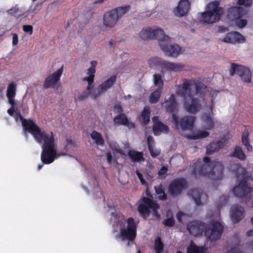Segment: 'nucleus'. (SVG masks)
<instances>
[{"label": "nucleus", "mask_w": 253, "mask_h": 253, "mask_svg": "<svg viewBox=\"0 0 253 253\" xmlns=\"http://www.w3.org/2000/svg\"><path fill=\"white\" fill-rule=\"evenodd\" d=\"M247 23L248 21L247 20L241 19L239 20V21L237 23V25L239 28H243L247 25Z\"/></svg>", "instance_id": "nucleus-56"}, {"label": "nucleus", "mask_w": 253, "mask_h": 253, "mask_svg": "<svg viewBox=\"0 0 253 253\" xmlns=\"http://www.w3.org/2000/svg\"><path fill=\"white\" fill-rule=\"evenodd\" d=\"M253 189V177L248 175L242 178L238 185L232 189V192L236 197L243 198L248 196Z\"/></svg>", "instance_id": "nucleus-6"}, {"label": "nucleus", "mask_w": 253, "mask_h": 253, "mask_svg": "<svg viewBox=\"0 0 253 253\" xmlns=\"http://www.w3.org/2000/svg\"><path fill=\"white\" fill-rule=\"evenodd\" d=\"M245 200V202L247 206L249 208L253 207V200L252 197L248 195L245 198H243Z\"/></svg>", "instance_id": "nucleus-51"}, {"label": "nucleus", "mask_w": 253, "mask_h": 253, "mask_svg": "<svg viewBox=\"0 0 253 253\" xmlns=\"http://www.w3.org/2000/svg\"><path fill=\"white\" fill-rule=\"evenodd\" d=\"M16 105L11 106V107L7 110V113L11 116H13L15 111V106Z\"/></svg>", "instance_id": "nucleus-63"}, {"label": "nucleus", "mask_w": 253, "mask_h": 253, "mask_svg": "<svg viewBox=\"0 0 253 253\" xmlns=\"http://www.w3.org/2000/svg\"><path fill=\"white\" fill-rule=\"evenodd\" d=\"M77 145H76L75 142L70 138H67L66 139V143L65 145L64 150L67 152L69 149H71L72 147H77Z\"/></svg>", "instance_id": "nucleus-47"}, {"label": "nucleus", "mask_w": 253, "mask_h": 253, "mask_svg": "<svg viewBox=\"0 0 253 253\" xmlns=\"http://www.w3.org/2000/svg\"><path fill=\"white\" fill-rule=\"evenodd\" d=\"M200 88L186 80L181 86H178L176 93L183 95V108L188 113L195 114L202 109L201 100L197 96Z\"/></svg>", "instance_id": "nucleus-1"}, {"label": "nucleus", "mask_w": 253, "mask_h": 253, "mask_svg": "<svg viewBox=\"0 0 253 253\" xmlns=\"http://www.w3.org/2000/svg\"><path fill=\"white\" fill-rule=\"evenodd\" d=\"M209 135V132L205 130L197 131L196 134L189 135L188 138L191 140H197L207 137Z\"/></svg>", "instance_id": "nucleus-42"}, {"label": "nucleus", "mask_w": 253, "mask_h": 253, "mask_svg": "<svg viewBox=\"0 0 253 253\" xmlns=\"http://www.w3.org/2000/svg\"><path fill=\"white\" fill-rule=\"evenodd\" d=\"M115 222L120 229V237L122 241H133L135 239L137 224L133 217H130L126 219L124 215L117 214L115 218Z\"/></svg>", "instance_id": "nucleus-4"}, {"label": "nucleus", "mask_w": 253, "mask_h": 253, "mask_svg": "<svg viewBox=\"0 0 253 253\" xmlns=\"http://www.w3.org/2000/svg\"><path fill=\"white\" fill-rule=\"evenodd\" d=\"M154 207L156 209L158 208L157 203L147 197H144L141 199V203L138 207V211L141 216L146 219L149 216L150 209Z\"/></svg>", "instance_id": "nucleus-11"}, {"label": "nucleus", "mask_w": 253, "mask_h": 253, "mask_svg": "<svg viewBox=\"0 0 253 253\" xmlns=\"http://www.w3.org/2000/svg\"><path fill=\"white\" fill-rule=\"evenodd\" d=\"M116 79L117 76L116 75H113L105 82L99 85L97 89L94 90L92 93V95L93 98H96L109 89L116 82Z\"/></svg>", "instance_id": "nucleus-18"}, {"label": "nucleus", "mask_w": 253, "mask_h": 253, "mask_svg": "<svg viewBox=\"0 0 253 253\" xmlns=\"http://www.w3.org/2000/svg\"><path fill=\"white\" fill-rule=\"evenodd\" d=\"M170 215H171L170 218L165 219L163 222V224L168 227H171L174 225V218L172 216V212L170 210H168L167 211V216L169 217Z\"/></svg>", "instance_id": "nucleus-44"}, {"label": "nucleus", "mask_w": 253, "mask_h": 253, "mask_svg": "<svg viewBox=\"0 0 253 253\" xmlns=\"http://www.w3.org/2000/svg\"><path fill=\"white\" fill-rule=\"evenodd\" d=\"M223 232V226L217 221H211L207 225L206 235L210 241H216L220 239Z\"/></svg>", "instance_id": "nucleus-7"}, {"label": "nucleus", "mask_w": 253, "mask_h": 253, "mask_svg": "<svg viewBox=\"0 0 253 253\" xmlns=\"http://www.w3.org/2000/svg\"><path fill=\"white\" fill-rule=\"evenodd\" d=\"M35 138L38 143L42 144V149L55 147V139L52 132L49 135L41 130Z\"/></svg>", "instance_id": "nucleus-13"}, {"label": "nucleus", "mask_w": 253, "mask_h": 253, "mask_svg": "<svg viewBox=\"0 0 253 253\" xmlns=\"http://www.w3.org/2000/svg\"><path fill=\"white\" fill-rule=\"evenodd\" d=\"M169 193L171 195H174V180L171 181L168 188Z\"/></svg>", "instance_id": "nucleus-60"}, {"label": "nucleus", "mask_w": 253, "mask_h": 253, "mask_svg": "<svg viewBox=\"0 0 253 253\" xmlns=\"http://www.w3.org/2000/svg\"><path fill=\"white\" fill-rule=\"evenodd\" d=\"M148 64L151 68H160L162 70H174V63L162 60L158 57H153L148 60Z\"/></svg>", "instance_id": "nucleus-14"}, {"label": "nucleus", "mask_w": 253, "mask_h": 253, "mask_svg": "<svg viewBox=\"0 0 253 253\" xmlns=\"http://www.w3.org/2000/svg\"><path fill=\"white\" fill-rule=\"evenodd\" d=\"M153 82L155 86H157L158 88H161V89H163L164 82L160 74H158L153 75Z\"/></svg>", "instance_id": "nucleus-43"}, {"label": "nucleus", "mask_w": 253, "mask_h": 253, "mask_svg": "<svg viewBox=\"0 0 253 253\" xmlns=\"http://www.w3.org/2000/svg\"><path fill=\"white\" fill-rule=\"evenodd\" d=\"M229 143V137L226 135H223L216 141H212L208 144L206 147L207 154L211 155L216 152H218L224 146Z\"/></svg>", "instance_id": "nucleus-15"}, {"label": "nucleus", "mask_w": 253, "mask_h": 253, "mask_svg": "<svg viewBox=\"0 0 253 253\" xmlns=\"http://www.w3.org/2000/svg\"><path fill=\"white\" fill-rule=\"evenodd\" d=\"M139 37L144 40L149 39L158 40L161 49L165 54L169 56H173L174 45L171 44L170 38L165 34L162 29L153 30L150 27L143 29L139 33Z\"/></svg>", "instance_id": "nucleus-3"}, {"label": "nucleus", "mask_w": 253, "mask_h": 253, "mask_svg": "<svg viewBox=\"0 0 253 253\" xmlns=\"http://www.w3.org/2000/svg\"><path fill=\"white\" fill-rule=\"evenodd\" d=\"M63 72V65L52 74L48 75L43 82V85L44 88H54L56 85L60 86L61 75Z\"/></svg>", "instance_id": "nucleus-10"}, {"label": "nucleus", "mask_w": 253, "mask_h": 253, "mask_svg": "<svg viewBox=\"0 0 253 253\" xmlns=\"http://www.w3.org/2000/svg\"><path fill=\"white\" fill-rule=\"evenodd\" d=\"M235 74L240 77L245 83H250L252 80V73L249 68L236 63H231L230 69V75L233 76Z\"/></svg>", "instance_id": "nucleus-8"}, {"label": "nucleus", "mask_w": 253, "mask_h": 253, "mask_svg": "<svg viewBox=\"0 0 253 253\" xmlns=\"http://www.w3.org/2000/svg\"><path fill=\"white\" fill-rule=\"evenodd\" d=\"M17 84L13 82L10 83L7 87L6 96L8 99V102L11 106L16 105L15 101V97L16 96Z\"/></svg>", "instance_id": "nucleus-25"}, {"label": "nucleus", "mask_w": 253, "mask_h": 253, "mask_svg": "<svg viewBox=\"0 0 253 253\" xmlns=\"http://www.w3.org/2000/svg\"><path fill=\"white\" fill-rule=\"evenodd\" d=\"M248 12L249 10L241 6H232L228 9L227 18L229 20L233 21L235 20L239 19Z\"/></svg>", "instance_id": "nucleus-16"}, {"label": "nucleus", "mask_w": 253, "mask_h": 253, "mask_svg": "<svg viewBox=\"0 0 253 253\" xmlns=\"http://www.w3.org/2000/svg\"><path fill=\"white\" fill-rule=\"evenodd\" d=\"M130 8V5H125L123 6L118 7L112 9L115 11V14L117 17L118 20L120 19L124 14L127 13Z\"/></svg>", "instance_id": "nucleus-36"}, {"label": "nucleus", "mask_w": 253, "mask_h": 253, "mask_svg": "<svg viewBox=\"0 0 253 253\" xmlns=\"http://www.w3.org/2000/svg\"><path fill=\"white\" fill-rule=\"evenodd\" d=\"M230 212L233 223H237L244 218L245 211L241 205L235 204L231 206Z\"/></svg>", "instance_id": "nucleus-17"}, {"label": "nucleus", "mask_w": 253, "mask_h": 253, "mask_svg": "<svg viewBox=\"0 0 253 253\" xmlns=\"http://www.w3.org/2000/svg\"><path fill=\"white\" fill-rule=\"evenodd\" d=\"M164 104L166 112L171 115V119L174 120V94H171L169 100H166Z\"/></svg>", "instance_id": "nucleus-30"}, {"label": "nucleus", "mask_w": 253, "mask_h": 253, "mask_svg": "<svg viewBox=\"0 0 253 253\" xmlns=\"http://www.w3.org/2000/svg\"><path fill=\"white\" fill-rule=\"evenodd\" d=\"M163 89L157 88L154 91H153L149 97V102L151 103H156L161 95Z\"/></svg>", "instance_id": "nucleus-38"}, {"label": "nucleus", "mask_w": 253, "mask_h": 253, "mask_svg": "<svg viewBox=\"0 0 253 253\" xmlns=\"http://www.w3.org/2000/svg\"><path fill=\"white\" fill-rule=\"evenodd\" d=\"M114 124L115 125L130 126L131 127H135V124L129 122L127 117L125 114L121 113L118 116H115L114 118Z\"/></svg>", "instance_id": "nucleus-28"}, {"label": "nucleus", "mask_w": 253, "mask_h": 253, "mask_svg": "<svg viewBox=\"0 0 253 253\" xmlns=\"http://www.w3.org/2000/svg\"><path fill=\"white\" fill-rule=\"evenodd\" d=\"M18 43V38L16 34H12V44L16 45Z\"/></svg>", "instance_id": "nucleus-62"}, {"label": "nucleus", "mask_w": 253, "mask_h": 253, "mask_svg": "<svg viewBox=\"0 0 253 253\" xmlns=\"http://www.w3.org/2000/svg\"><path fill=\"white\" fill-rule=\"evenodd\" d=\"M147 141L148 149L150 147H153L155 146V142L154 138L152 136H151V135L148 136L147 137Z\"/></svg>", "instance_id": "nucleus-54"}, {"label": "nucleus", "mask_w": 253, "mask_h": 253, "mask_svg": "<svg viewBox=\"0 0 253 253\" xmlns=\"http://www.w3.org/2000/svg\"><path fill=\"white\" fill-rule=\"evenodd\" d=\"M150 111L149 107L145 106L141 113V118L143 123L147 125L150 121Z\"/></svg>", "instance_id": "nucleus-40"}, {"label": "nucleus", "mask_w": 253, "mask_h": 253, "mask_svg": "<svg viewBox=\"0 0 253 253\" xmlns=\"http://www.w3.org/2000/svg\"><path fill=\"white\" fill-rule=\"evenodd\" d=\"M230 157H235L241 161H244L246 159V155L241 147L239 146L235 147L233 151L230 154Z\"/></svg>", "instance_id": "nucleus-33"}, {"label": "nucleus", "mask_w": 253, "mask_h": 253, "mask_svg": "<svg viewBox=\"0 0 253 253\" xmlns=\"http://www.w3.org/2000/svg\"><path fill=\"white\" fill-rule=\"evenodd\" d=\"M154 250L156 253H162L164 250V245L160 237L155 241Z\"/></svg>", "instance_id": "nucleus-45"}, {"label": "nucleus", "mask_w": 253, "mask_h": 253, "mask_svg": "<svg viewBox=\"0 0 253 253\" xmlns=\"http://www.w3.org/2000/svg\"><path fill=\"white\" fill-rule=\"evenodd\" d=\"M187 186L186 180L183 178L175 179V196L180 194Z\"/></svg>", "instance_id": "nucleus-29"}, {"label": "nucleus", "mask_w": 253, "mask_h": 253, "mask_svg": "<svg viewBox=\"0 0 253 253\" xmlns=\"http://www.w3.org/2000/svg\"><path fill=\"white\" fill-rule=\"evenodd\" d=\"M243 40L244 38L241 34L236 32H233L227 33L223 39V41L225 42L234 43L240 42Z\"/></svg>", "instance_id": "nucleus-26"}, {"label": "nucleus", "mask_w": 253, "mask_h": 253, "mask_svg": "<svg viewBox=\"0 0 253 253\" xmlns=\"http://www.w3.org/2000/svg\"><path fill=\"white\" fill-rule=\"evenodd\" d=\"M187 253H206V250L203 247H199L191 244L187 249Z\"/></svg>", "instance_id": "nucleus-39"}, {"label": "nucleus", "mask_w": 253, "mask_h": 253, "mask_svg": "<svg viewBox=\"0 0 253 253\" xmlns=\"http://www.w3.org/2000/svg\"><path fill=\"white\" fill-rule=\"evenodd\" d=\"M114 109H115V111L116 112L119 113H120V114L122 113V112L123 111L121 106L120 105H115V107H114Z\"/></svg>", "instance_id": "nucleus-64"}, {"label": "nucleus", "mask_w": 253, "mask_h": 253, "mask_svg": "<svg viewBox=\"0 0 253 253\" xmlns=\"http://www.w3.org/2000/svg\"><path fill=\"white\" fill-rule=\"evenodd\" d=\"M89 92L87 91H84L78 96V98L80 101H83L87 98Z\"/></svg>", "instance_id": "nucleus-58"}, {"label": "nucleus", "mask_w": 253, "mask_h": 253, "mask_svg": "<svg viewBox=\"0 0 253 253\" xmlns=\"http://www.w3.org/2000/svg\"><path fill=\"white\" fill-rule=\"evenodd\" d=\"M168 167L163 166L161 169L158 171V174L160 178H163L166 176L168 172Z\"/></svg>", "instance_id": "nucleus-50"}, {"label": "nucleus", "mask_w": 253, "mask_h": 253, "mask_svg": "<svg viewBox=\"0 0 253 253\" xmlns=\"http://www.w3.org/2000/svg\"><path fill=\"white\" fill-rule=\"evenodd\" d=\"M128 156L132 162H141L144 161L143 153L135 150H129Z\"/></svg>", "instance_id": "nucleus-31"}, {"label": "nucleus", "mask_w": 253, "mask_h": 253, "mask_svg": "<svg viewBox=\"0 0 253 253\" xmlns=\"http://www.w3.org/2000/svg\"><path fill=\"white\" fill-rule=\"evenodd\" d=\"M23 30L25 33H28L30 35L33 34V28L30 25H25L23 26Z\"/></svg>", "instance_id": "nucleus-55"}, {"label": "nucleus", "mask_w": 253, "mask_h": 253, "mask_svg": "<svg viewBox=\"0 0 253 253\" xmlns=\"http://www.w3.org/2000/svg\"><path fill=\"white\" fill-rule=\"evenodd\" d=\"M188 194L191 196L197 206L204 205L208 202V197L207 195L198 189L194 188L190 190Z\"/></svg>", "instance_id": "nucleus-19"}, {"label": "nucleus", "mask_w": 253, "mask_h": 253, "mask_svg": "<svg viewBox=\"0 0 253 253\" xmlns=\"http://www.w3.org/2000/svg\"><path fill=\"white\" fill-rule=\"evenodd\" d=\"M184 49L179 45L175 44V57L183 53Z\"/></svg>", "instance_id": "nucleus-53"}, {"label": "nucleus", "mask_w": 253, "mask_h": 253, "mask_svg": "<svg viewBox=\"0 0 253 253\" xmlns=\"http://www.w3.org/2000/svg\"><path fill=\"white\" fill-rule=\"evenodd\" d=\"M19 11V9L16 8H13L10 9L9 10V12L10 14L14 15V16H19V14L18 13Z\"/></svg>", "instance_id": "nucleus-61"}, {"label": "nucleus", "mask_w": 253, "mask_h": 253, "mask_svg": "<svg viewBox=\"0 0 253 253\" xmlns=\"http://www.w3.org/2000/svg\"><path fill=\"white\" fill-rule=\"evenodd\" d=\"M189 216L187 214L182 211H179L176 213V218L178 221L182 223H184L187 220Z\"/></svg>", "instance_id": "nucleus-46"}, {"label": "nucleus", "mask_w": 253, "mask_h": 253, "mask_svg": "<svg viewBox=\"0 0 253 253\" xmlns=\"http://www.w3.org/2000/svg\"><path fill=\"white\" fill-rule=\"evenodd\" d=\"M136 173L140 180L141 183L142 185H146L147 183L145 180L143 178L142 174L140 173L138 170H136Z\"/></svg>", "instance_id": "nucleus-59"}, {"label": "nucleus", "mask_w": 253, "mask_h": 253, "mask_svg": "<svg viewBox=\"0 0 253 253\" xmlns=\"http://www.w3.org/2000/svg\"><path fill=\"white\" fill-rule=\"evenodd\" d=\"M249 132L248 130L245 129L243 132L242 136V141L243 144L246 146V149L249 152L252 151L253 147L250 144V142L249 139Z\"/></svg>", "instance_id": "nucleus-37"}, {"label": "nucleus", "mask_w": 253, "mask_h": 253, "mask_svg": "<svg viewBox=\"0 0 253 253\" xmlns=\"http://www.w3.org/2000/svg\"><path fill=\"white\" fill-rule=\"evenodd\" d=\"M185 67V65L182 63H175L174 65V70L175 72H180L181 71L185 70L184 68Z\"/></svg>", "instance_id": "nucleus-52"}, {"label": "nucleus", "mask_w": 253, "mask_h": 253, "mask_svg": "<svg viewBox=\"0 0 253 253\" xmlns=\"http://www.w3.org/2000/svg\"><path fill=\"white\" fill-rule=\"evenodd\" d=\"M228 169L230 171L233 172L237 178H243L245 176L249 175L246 169L240 163L231 162L229 164Z\"/></svg>", "instance_id": "nucleus-20"}, {"label": "nucleus", "mask_w": 253, "mask_h": 253, "mask_svg": "<svg viewBox=\"0 0 253 253\" xmlns=\"http://www.w3.org/2000/svg\"><path fill=\"white\" fill-rule=\"evenodd\" d=\"M158 208L156 209V207L152 208L151 209L153 211V215L157 219H159L160 218V215L158 211V210L160 208V206L158 204H157Z\"/></svg>", "instance_id": "nucleus-57"}, {"label": "nucleus", "mask_w": 253, "mask_h": 253, "mask_svg": "<svg viewBox=\"0 0 253 253\" xmlns=\"http://www.w3.org/2000/svg\"><path fill=\"white\" fill-rule=\"evenodd\" d=\"M218 5L217 1L209 3L206 7V11L201 13L200 20L208 24L218 22L223 13V9Z\"/></svg>", "instance_id": "nucleus-5"}, {"label": "nucleus", "mask_w": 253, "mask_h": 253, "mask_svg": "<svg viewBox=\"0 0 253 253\" xmlns=\"http://www.w3.org/2000/svg\"><path fill=\"white\" fill-rule=\"evenodd\" d=\"M115 12V11L112 9L104 14L103 24L105 26L112 28L117 24L119 20Z\"/></svg>", "instance_id": "nucleus-24"}, {"label": "nucleus", "mask_w": 253, "mask_h": 253, "mask_svg": "<svg viewBox=\"0 0 253 253\" xmlns=\"http://www.w3.org/2000/svg\"><path fill=\"white\" fill-rule=\"evenodd\" d=\"M66 153L63 152L58 153L55 147L43 148L41 154V161L44 164H50L52 163L55 159L61 156H65Z\"/></svg>", "instance_id": "nucleus-9"}, {"label": "nucleus", "mask_w": 253, "mask_h": 253, "mask_svg": "<svg viewBox=\"0 0 253 253\" xmlns=\"http://www.w3.org/2000/svg\"><path fill=\"white\" fill-rule=\"evenodd\" d=\"M155 190L156 193L158 195V198L162 201L166 200L167 196L165 193L164 189L162 188V184H160L158 186H155Z\"/></svg>", "instance_id": "nucleus-41"}, {"label": "nucleus", "mask_w": 253, "mask_h": 253, "mask_svg": "<svg viewBox=\"0 0 253 253\" xmlns=\"http://www.w3.org/2000/svg\"><path fill=\"white\" fill-rule=\"evenodd\" d=\"M90 136L97 145L104 146V140L100 133L93 130L90 134Z\"/></svg>", "instance_id": "nucleus-35"}, {"label": "nucleus", "mask_w": 253, "mask_h": 253, "mask_svg": "<svg viewBox=\"0 0 253 253\" xmlns=\"http://www.w3.org/2000/svg\"><path fill=\"white\" fill-rule=\"evenodd\" d=\"M148 150L151 157L153 158H156L161 153V150L159 149L155 148L154 147L149 148Z\"/></svg>", "instance_id": "nucleus-48"}, {"label": "nucleus", "mask_w": 253, "mask_h": 253, "mask_svg": "<svg viewBox=\"0 0 253 253\" xmlns=\"http://www.w3.org/2000/svg\"><path fill=\"white\" fill-rule=\"evenodd\" d=\"M207 224L201 221L194 220L189 222L187 228L192 235L200 236L204 234L206 235Z\"/></svg>", "instance_id": "nucleus-12"}, {"label": "nucleus", "mask_w": 253, "mask_h": 253, "mask_svg": "<svg viewBox=\"0 0 253 253\" xmlns=\"http://www.w3.org/2000/svg\"><path fill=\"white\" fill-rule=\"evenodd\" d=\"M95 72L96 70L95 68L90 67L87 70V74L89 76L84 78V80L86 81L88 83L87 90L88 91L90 90L91 85L94 82V74L95 73Z\"/></svg>", "instance_id": "nucleus-34"}, {"label": "nucleus", "mask_w": 253, "mask_h": 253, "mask_svg": "<svg viewBox=\"0 0 253 253\" xmlns=\"http://www.w3.org/2000/svg\"><path fill=\"white\" fill-rule=\"evenodd\" d=\"M202 120L204 124L205 127L208 130L212 129L214 126L213 118H212L210 113H204L202 116Z\"/></svg>", "instance_id": "nucleus-32"}, {"label": "nucleus", "mask_w": 253, "mask_h": 253, "mask_svg": "<svg viewBox=\"0 0 253 253\" xmlns=\"http://www.w3.org/2000/svg\"><path fill=\"white\" fill-rule=\"evenodd\" d=\"M190 8V2L188 0H180L175 7V15L184 17L187 15Z\"/></svg>", "instance_id": "nucleus-21"}, {"label": "nucleus", "mask_w": 253, "mask_h": 253, "mask_svg": "<svg viewBox=\"0 0 253 253\" xmlns=\"http://www.w3.org/2000/svg\"><path fill=\"white\" fill-rule=\"evenodd\" d=\"M237 3L240 5H244L250 7L253 3V0H238Z\"/></svg>", "instance_id": "nucleus-49"}, {"label": "nucleus", "mask_w": 253, "mask_h": 253, "mask_svg": "<svg viewBox=\"0 0 253 253\" xmlns=\"http://www.w3.org/2000/svg\"><path fill=\"white\" fill-rule=\"evenodd\" d=\"M195 117L189 116H185L180 120V125L181 128L185 130L192 129Z\"/></svg>", "instance_id": "nucleus-27"}, {"label": "nucleus", "mask_w": 253, "mask_h": 253, "mask_svg": "<svg viewBox=\"0 0 253 253\" xmlns=\"http://www.w3.org/2000/svg\"><path fill=\"white\" fill-rule=\"evenodd\" d=\"M21 123L25 130L30 132L34 138L41 131L40 128L30 119H25Z\"/></svg>", "instance_id": "nucleus-22"}, {"label": "nucleus", "mask_w": 253, "mask_h": 253, "mask_svg": "<svg viewBox=\"0 0 253 253\" xmlns=\"http://www.w3.org/2000/svg\"><path fill=\"white\" fill-rule=\"evenodd\" d=\"M158 118L157 117H154L153 121L154 122L153 125V132L155 135L158 136L161 133H168L169 132V127L166 125H164L162 122L157 121Z\"/></svg>", "instance_id": "nucleus-23"}, {"label": "nucleus", "mask_w": 253, "mask_h": 253, "mask_svg": "<svg viewBox=\"0 0 253 253\" xmlns=\"http://www.w3.org/2000/svg\"><path fill=\"white\" fill-rule=\"evenodd\" d=\"M224 169L221 163L211 161L210 158L205 157L203 162L199 161L194 164L192 173L196 177L203 175L213 180H218L223 177Z\"/></svg>", "instance_id": "nucleus-2"}]
</instances>
